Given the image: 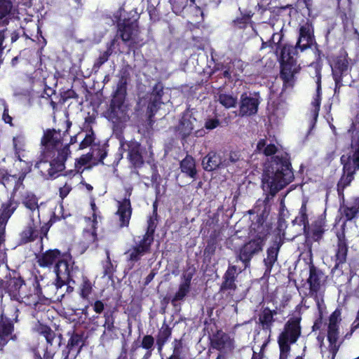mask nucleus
<instances>
[{
	"instance_id": "nucleus-24",
	"label": "nucleus",
	"mask_w": 359,
	"mask_h": 359,
	"mask_svg": "<svg viewBox=\"0 0 359 359\" xmlns=\"http://www.w3.org/2000/svg\"><path fill=\"white\" fill-rule=\"evenodd\" d=\"M130 193L128 196L125 197L122 201H118L116 215L119 217V226H128L132 215L133 208L130 200Z\"/></svg>"
},
{
	"instance_id": "nucleus-43",
	"label": "nucleus",
	"mask_w": 359,
	"mask_h": 359,
	"mask_svg": "<svg viewBox=\"0 0 359 359\" xmlns=\"http://www.w3.org/2000/svg\"><path fill=\"white\" fill-rule=\"evenodd\" d=\"M159 220V216L158 214H151L147 219V228L145 233L143 235L144 237L154 241V233L157 227V224Z\"/></svg>"
},
{
	"instance_id": "nucleus-49",
	"label": "nucleus",
	"mask_w": 359,
	"mask_h": 359,
	"mask_svg": "<svg viewBox=\"0 0 359 359\" xmlns=\"http://www.w3.org/2000/svg\"><path fill=\"white\" fill-rule=\"evenodd\" d=\"M95 135L92 126H90L89 128L86 130V134L83 140L79 144V149H83L88 147H92V145L96 144L95 142Z\"/></svg>"
},
{
	"instance_id": "nucleus-36",
	"label": "nucleus",
	"mask_w": 359,
	"mask_h": 359,
	"mask_svg": "<svg viewBox=\"0 0 359 359\" xmlns=\"http://www.w3.org/2000/svg\"><path fill=\"white\" fill-rule=\"evenodd\" d=\"M320 101H321V95L320 91H317L315 97H313V100L311 102V116L312 119L310 123V127L308 131L306 132V134L304 137V139L303 140V142H304L310 134L311 130L315 127L316 123L317 121V118L318 116V113L320 111Z\"/></svg>"
},
{
	"instance_id": "nucleus-11",
	"label": "nucleus",
	"mask_w": 359,
	"mask_h": 359,
	"mask_svg": "<svg viewBox=\"0 0 359 359\" xmlns=\"http://www.w3.org/2000/svg\"><path fill=\"white\" fill-rule=\"evenodd\" d=\"M127 91H114L107 111L109 118L114 122L126 120L127 105L125 104Z\"/></svg>"
},
{
	"instance_id": "nucleus-12",
	"label": "nucleus",
	"mask_w": 359,
	"mask_h": 359,
	"mask_svg": "<svg viewBox=\"0 0 359 359\" xmlns=\"http://www.w3.org/2000/svg\"><path fill=\"white\" fill-rule=\"evenodd\" d=\"M154 241L144 236L137 245H133L125 254L127 255V262L130 264V268L135 263L141 260L142 257L151 251V245Z\"/></svg>"
},
{
	"instance_id": "nucleus-47",
	"label": "nucleus",
	"mask_w": 359,
	"mask_h": 359,
	"mask_svg": "<svg viewBox=\"0 0 359 359\" xmlns=\"http://www.w3.org/2000/svg\"><path fill=\"white\" fill-rule=\"evenodd\" d=\"M118 78L116 90H127V85L130 81V74L129 71L126 69H122L118 74Z\"/></svg>"
},
{
	"instance_id": "nucleus-55",
	"label": "nucleus",
	"mask_w": 359,
	"mask_h": 359,
	"mask_svg": "<svg viewBox=\"0 0 359 359\" xmlns=\"http://www.w3.org/2000/svg\"><path fill=\"white\" fill-rule=\"evenodd\" d=\"M311 67L314 70V77L315 81L316 83V90H320L321 88V66L319 62L312 63L311 65Z\"/></svg>"
},
{
	"instance_id": "nucleus-57",
	"label": "nucleus",
	"mask_w": 359,
	"mask_h": 359,
	"mask_svg": "<svg viewBox=\"0 0 359 359\" xmlns=\"http://www.w3.org/2000/svg\"><path fill=\"white\" fill-rule=\"evenodd\" d=\"M155 339L152 335L147 334L142 337L141 347L144 349H154Z\"/></svg>"
},
{
	"instance_id": "nucleus-45",
	"label": "nucleus",
	"mask_w": 359,
	"mask_h": 359,
	"mask_svg": "<svg viewBox=\"0 0 359 359\" xmlns=\"http://www.w3.org/2000/svg\"><path fill=\"white\" fill-rule=\"evenodd\" d=\"M308 203V199L304 198L302 201V206L299 210V216L297 217L295 219L293 220V225L297 224L299 226H303L302 229L304 231H306V226L309 224L308 218L306 215V204Z\"/></svg>"
},
{
	"instance_id": "nucleus-20",
	"label": "nucleus",
	"mask_w": 359,
	"mask_h": 359,
	"mask_svg": "<svg viewBox=\"0 0 359 359\" xmlns=\"http://www.w3.org/2000/svg\"><path fill=\"white\" fill-rule=\"evenodd\" d=\"M24 81L29 85L31 90L34 88L41 90H53L57 86V79L55 75H48L43 79L27 76Z\"/></svg>"
},
{
	"instance_id": "nucleus-19",
	"label": "nucleus",
	"mask_w": 359,
	"mask_h": 359,
	"mask_svg": "<svg viewBox=\"0 0 359 359\" xmlns=\"http://www.w3.org/2000/svg\"><path fill=\"white\" fill-rule=\"evenodd\" d=\"M128 147V159L135 168H141L144 165V160L142 156L143 149L141 144L137 141H129Z\"/></svg>"
},
{
	"instance_id": "nucleus-56",
	"label": "nucleus",
	"mask_w": 359,
	"mask_h": 359,
	"mask_svg": "<svg viewBox=\"0 0 359 359\" xmlns=\"http://www.w3.org/2000/svg\"><path fill=\"white\" fill-rule=\"evenodd\" d=\"M109 55L105 52H101L99 57L95 60L93 69L95 72L98 71V69L106 62L108 61L109 58Z\"/></svg>"
},
{
	"instance_id": "nucleus-29",
	"label": "nucleus",
	"mask_w": 359,
	"mask_h": 359,
	"mask_svg": "<svg viewBox=\"0 0 359 359\" xmlns=\"http://www.w3.org/2000/svg\"><path fill=\"white\" fill-rule=\"evenodd\" d=\"M211 346L212 348L219 351L226 348L231 349L233 348V340L226 332L222 330H217L211 339Z\"/></svg>"
},
{
	"instance_id": "nucleus-17",
	"label": "nucleus",
	"mask_w": 359,
	"mask_h": 359,
	"mask_svg": "<svg viewBox=\"0 0 359 359\" xmlns=\"http://www.w3.org/2000/svg\"><path fill=\"white\" fill-rule=\"evenodd\" d=\"M104 330L102 334L100 339L102 341L109 342L118 338L116 334L117 327L115 326L114 311L108 310L104 313Z\"/></svg>"
},
{
	"instance_id": "nucleus-15",
	"label": "nucleus",
	"mask_w": 359,
	"mask_h": 359,
	"mask_svg": "<svg viewBox=\"0 0 359 359\" xmlns=\"http://www.w3.org/2000/svg\"><path fill=\"white\" fill-rule=\"evenodd\" d=\"M259 92H255L254 97L248 96L246 92L243 93L241 97L239 116H250L255 114L259 104Z\"/></svg>"
},
{
	"instance_id": "nucleus-2",
	"label": "nucleus",
	"mask_w": 359,
	"mask_h": 359,
	"mask_svg": "<svg viewBox=\"0 0 359 359\" xmlns=\"http://www.w3.org/2000/svg\"><path fill=\"white\" fill-rule=\"evenodd\" d=\"M292 164L289 154L276 155L264 164L261 187L264 192V203L267 205L290 182Z\"/></svg>"
},
{
	"instance_id": "nucleus-27",
	"label": "nucleus",
	"mask_w": 359,
	"mask_h": 359,
	"mask_svg": "<svg viewBox=\"0 0 359 359\" xmlns=\"http://www.w3.org/2000/svg\"><path fill=\"white\" fill-rule=\"evenodd\" d=\"M312 32L311 26L308 22L301 26L299 37L294 48L295 53H297L298 50L303 51L310 46L312 43Z\"/></svg>"
},
{
	"instance_id": "nucleus-50",
	"label": "nucleus",
	"mask_w": 359,
	"mask_h": 359,
	"mask_svg": "<svg viewBox=\"0 0 359 359\" xmlns=\"http://www.w3.org/2000/svg\"><path fill=\"white\" fill-rule=\"evenodd\" d=\"M217 241L215 235H210L207 241V245L204 249V256L211 259L215 255L217 249Z\"/></svg>"
},
{
	"instance_id": "nucleus-34",
	"label": "nucleus",
	"mask_w": 359,
	"mask_h": 359,
	"mask_svg": "<svg viewBox=\"0 0 359 359\" xmlns=\"http://www.w3.org/2000/svg\"><path fill=\"white\" fill-rule=\"evenodd\" d=\"M277 314L276 310H271L269 307H265L259 316V323L262 329L265 331H271L274 322L273 316Z\"/></svg>"
},
{
	"instance_id": "nucleus-18",
	"label": "nucleus",
	"mask_w": 359,
	"mask_h": 359,
	"mask_svg": "<svg viewBox=\"0 0 359 359\" xmlns=\"http://www.w3.org/2000/svg\"><path fill=\"white\" fill-rule=\"evenodd\" d=\"M202 165L205 171L212 172L227 168L228 162L216 151H210L203 158Z\"/></svg>"
},
{
	"instance_id": "nucleus-1",
	"label": "nucleus",
	"mask_w": 359,
	"mask_h": 359,
	"mask_svg": "<svg viewBox=\"0 0 359 359\" xmlns=\"http://www.w3.org/2000/svg\"><path fill=\"white\" fill-rule=\"evenodd\" d=\"M62 140L60 130L48 129L44 132L41 139L44 151L41 155L40 160L34 165L43 180L55 179L60 175V172L65 169V162L70 150L68 145L57 149Z\"/></svg>"
},
{
	"instance_id": "nucleus-59",
	"label": "nucleus",
	"mask_w": 359,
	"mask_h": 359,
	"mask_svg": "<svg viewBox=\"0 0 359 359\" xmlns=\"http://www.w3.org/2000/svg\"><path fill=\"white\" fill-rule=\"evenodd\" d=\"M241 158V154L240 151H231L229 154V158H224V161L228 162V166H229L231 163H237Z\"/></svg>"
},
{
	"instance_id": "nucleus-51",
	"label": "nucleus",
	"mask_w": 359,
	"mask_h": 359,
	"mask_svg": "<svg viewBox=\"0 0 359 359\" xmlns=\"http://www.w3.org/2000/svg\"><path fill=\"white\" fill-rule=\"evenodd\" d=\"M190 290V287L187 286V285L180 283L177 291L176 292V293L171 299L172 305L175 306L176 302L183 300L185 298V297L189 294Z\"/></svg>"
},
{
	"instance_id": "nucleus-63",
	"label": "nucleus",
	"mask_w": 359,
	"mask_h": 359,
	"mask_svg": "<svg viewBox=\"0 0 359 359\" xmlns=\"http://www.w3.org/2000/svg\"><path fill=\"white\" fill-rule=\"evenodd\" d=\"M299 319L293 318V344L297 341L298 337L300 334V327L299 326Z\"/></svg>"
},
{
	"instance_id": "nucleus-41",
	"label": "nucleus",
	"mask_w": 359,
	"mask_h": 359,
	"mask_svg": "<svg viewBox=\"0 0 359 359\" xmlns=\"http://www.w3.org/2000/svg\"><path fill=\"white\" fill-rule=\"evenodd\" d=\"M254 13L252 11H245V13L241 12V16L232 21L233 27L239 29H245L252 22L251 19Z\"/></svg>"
},
{
	"instance_id": "nucleus-39",
	"label": "nucleus",
	"mask_w": 359,
	"mask_h": 359,
	"mask_svg": "<svg viewBox=\"0 0 359 359\" xmlns=\"http://www.w3.org/2000/svg\"><path fill=\"white\" fill-rule=\"evenodd\" d=\"M81 276L82 282L79 286V296L81 299L88 300L89 299L90 295L92 294L93 290V284L90 281V280L83 274L82 271L81 270V273L77 276V278L79 276ZM76 278H75V280Z\"/></svg>"
},
{
	"instance_id": "nucleus-42",
	"label": "nucleus",
	"mask_w": 359,
	"mask_h": 359,
	"mask_svg": "<svg viewBox=\"0 0 359 359\" xmlns=\"http://www.w3.org/2000/svg\"><path fill=\"white\" fill-rule=\"evenodd\" d=\"M256 151L266 156H270L277 153L278 147L272 143L267 144L266 139H260L257 144Z\"/></svg>"
},
{
	"instance_id": "nucleus-48",
	"label": "nucleus",
	"mask_w": 359,
	"mask_h": 359,
	"mask_svg": "<svg viewBox=\"0 0 359 359\" xmlns=\"http://www.w3.org/2000/svg\"><path fill=\"white\" fill-rule=\"evenodd\" d=\"M344 213L348 220H351L359 215V198L353 200L351 206L344 209Z\"/></svg>"
},
{
	"instance_id": "nucleus-3",
	"label": "nucleus",
	"mask_w": 359,
	"mask_h": 359,
	"mask_svg": "<svg viewBox=\"0 0 359 359\" xmlns=\"http://www.w3.org/2000/svg\"><path fill=\"white\" fill-rule=\"evenodd\" d=\"M38 265L41 268L54 266L55 273V287L60 289L69 283L75 284V278L81 273V269L76 265L69 252H62L59 249H49L36 257Z\"/></svg>"
},
{
	"instance_id": "nucleus-16",
	"label": "nucleus",
	"mask_w": 359,
	"mask_h": 359,
	"mask_svg": "<svg viewBox=\"0 0 359 359\" xmlns=\"http://www.w3.org/2000/svg\"><path fill=\"white\" fill-rule=\"evenodd\" d=\"M338 315L337 312H334L330 317V323L327 330V339L330 342L329 348L334 358L340 346V343H338L339 331H338Z\"/></svg>"
},
{
	"instance_id": "nucleus-9",
	"label": "nucleus",
	"mask_w": 359,
	"mask_h": 359,
	"mask_svg": "<svg viewBox=\"0 0 359 359\" xmlns=\"http://www.w3.org/2000/svg\"><path fill=\"white\" fill-rule=\"evenodd\" d=\"M13 317L11 318L4 311L0 316V350L10 341H17L18 336L15 333V323L18 322L19 310L17 307L12 309Z\"/></svg>"
},
{
	"instance_id": "nucleus-26",
	"label": "nucleus",
	"mask_w": 359,
	"mask_h": 359,
	"mask_svg": "<svg viewBox=\"0 0 359 359\" xmlns=\"http://www.w3.org/2000/svg\"><path fill=\"white\" fill-rule=\"evenodd\" d=\"M196 122V118L189 108H187L182 114L178 125V130L184 137H188L194 128V123Z\"/></svg>"
},
{
	"instance_id": "nucleus-35",
	"label": "nucleus",
	"mask_w": 359,
	"mask_h": 359,
	"mask_svg": "<svg viewBox=\"0 0 359 359\" xmlns=\"http://www.w3.org/2000/svg\"><path fill=\"white\" fill-rule=\"evenodd\" d=\"M33 330L38 334L43 336L46 339L48 344L50 346L53 345V341L55 338V333L50 326L38 320L35 323Z\"/></svg>"
},
{
	"instance_id": "nucleus-14",
	"label": "nucleus",
	"mask_w": 359,
	"mask_h": 359,
	"mask_svg": "<svg viewBox=\"0 0 359 359\" xmlns=\"http://www.w3.org/2000/svg\"><path fill=\"white\" fill-rule=\"evenodd\" d=\"M278 343L280 348L279 359H287L292 344V318L286 322L284 330L278 337Z\"/></svg>"
},
{
	"instance_id": "nucleus-61",
	"label": "nucleus",
	"mask_w": 359,
	"mask_h": 359,
	"mask_svg": "<svg viewBox=\"0 0 359 359\" xmlns=\"http://www.w3.org/2000/svg\"><path fill=\"white\" fill-rule=\"evenodd\" d=\"M219 123V120L217 118H209L205 123V128L208 130H211L218 127Z\"/></svg>"
},
{
	"instance_id": "nucleus-31",
	"label": "nucleus",
	"mask_w": 359,
	"mask_h": 359,
	"mask_svg": "<svg viewBox=\"0 0 359 359\" xmlns=\"http://www.w3.org/2000/svg\"><path fill=\"white\" fill-rule=\"evenodd\" d=\"M93 218L91 226L89 229H84L82 233L83 242L86 248H88L90 245L97 243L98 241L97 234V215L95 213L93 214Z\"/></svg>"
},
{
	"instance_id": "nucleus-54",
	"label": "nucleus",
	"mask_w": 359,
	"mask_h": 359,
	"mask_svg": "<svg viewBox=\"0 0 359 359\" xmlns=\"http://www.w3.org/2000/svg\"><path fill=\"white\" fill-rule=\"evenodd\" d=\"M219 101L223 106L230 108L236 106L237 97L226 93H221L219 96Z\"/></svg>"
},
{
	"instance_id": "nucleus-21",
	"label": "nucleus",
	"mask_w": 359,
	"mask_h": 359,
	"mask_svg": "<svg viewBox=\"0 0 359 359\" xmlns=\"http://www.w3.org/2000/svg\"><path fill=\"white\" fill-rule=\"evenodd\" d=\"M241 272H238V268L235 265H229L226 271L223 275L222 282L219 287V292H225L226 291L235 292L237 289L236 280L237 276Z\"/></svg>"
},
{
	"instance_id": "nucleus-22",
	"label": "nucleus",
	"mask_w": 359,
	"mask_h": 359,
	"mask_svg": "<svg viewBox=\"0 0 359 359\" xmlns=\"http://www.w3.org/2000/svg\"><path fill=\"white\" fill-rule=\"evenodd\" d=\"M305 266L306 275L309 272V277L307 279L310 285V292L317 293L320 290L322 283L324 280V274L320 270H318L315 266L308 265L306 262H304Z\"/></svg>"
},
{
	"instance_id": "nucleus-28",
	"label": "nucleus",
	"mask_w": 359,
	"mask_h": 359,
	"mask_svg": "<svg viewBox=\"0 0 359 359\" xmlns=\"http://www.w3.org/2000/svg\"><path fill=\"white\" fill-rule=\"evenodd\" d=\"M20 203L12 194L9 199L3 203L0 208V224L6 225L14 212L17 210Z\"/></svg>"
},
{
	"instance_id": "nucleus-10",
	"label": "nucleus",
	"mask_w": 359,
	"mask_h": 359,
	"mask_svg": "<svg viewBox=\"0 0 359 359\" xmlns=\"http://www.w3.org/2000/svg\"><path fill=\"white\" fill-rule=\"evenodd\" d=\"M118 32L121 40L130 48H136L139 43V25L137 20L125 18L117 25Z\"/></svg>"
},
{
	"instance_id": "nucleus-8",
	"label": "nucleus",
	"mask_w": 359,
	"mask_h": 359,
	"mask_svg": "<svg viewBox=\"0 0 359 359\" xmlns=\"http://www.w3.org/2000/svg\"><path fill=\"white\" fill-rule=\"evenodd\" d=\"M266 240L265 236L257 235L239 248L236 258L237 261H241L243 263L244 270L250 268L253 257L263 250Z\"/></svg>"
},
{
	"instance_id": "nucleus-30",
	"label": "nucleus",
	"mask_w": 359,
	"mask_h": 359,
	"mask_svg": "<svg viewBox=\"0 0 359 359\" xmlns=\"http://www.w3.org/2000/svg\"><path fill=\"white\" fill-rule=\"evenodd\" d=\"M180 168L181 172L185 174L186 176L195 180L197 177V170L196 166V161L194 158L187 154L186 156L180 161Z\"/></svg>"
},
{
	"instance_id": "nucleus-32",
	"label": "nucleus",
	"mask_w": 359,
	"mask_h": 359,
	"mask_svg": "<svg viewBox=\"0 0 359 359\" xmlns=\"http://www.w3.org/2000/svg\"><path fill=\"white\" fill-rule=\"evenodd\" d=\"M171 335L172 328L167 323H163L156 337V346L159 353L163 351L164 346L171 337Z\"/></svg>"
},
{
	"instance_id": "nucleus-38",
	"label": "nucleus",
	"mask_w": 359,
	"mask_h": 359,
	"mask_svg": "<svg viewBox=\"0 0 359 359\" xmlns=\"http://www.w3.org/2000/svg\"><path fill=\"white\" fill-rule=\"evenodd\" d=\"M108 147L109 144L107 143L101 144L100 142L92 145V147L90 148L91 151L89 152L90 154H92V159L95 158L97 161V163L104 165L103 161L107 156Z\"/></svg>"
},
{
	"instance_id": "nucleus-64",
	"label": "nucleus",
	"mask_w": 359,
	"mask_h": 359,
	"mask_svg": "<svg viewBox=\"0 0 359 359\" xmlns=\"http://www.w3.org/2000/svg\"><path fill=\"white\" fill-rule=\"evenodd\" d=\"M117 43V39L116 38L112 39L107 43V49L104 52L107 53L109 56H111L115 49V46Z\"/></svg>"
},
{
	"instance_id": "nucleus-52",
	"label": "nucleus",
	"mask_w": 359,
	"mask_h": 359,
	"mask_svg": "<svg viewBox=\"0 0 359 359\" xmlns=\"http://www.w3.org/2000/svg\"><path fill=\"white\" fill-rule=\"evenodd\" d=\"M172 344V353L167 359H184L182 356L183 349L182 340L175 339Z\"/></svg>"
},
{
	"instance_id": "nucleus-53",
	"label": "nucleus",
	"mask_w": 359,
	"mask_h": 359,
	"mask_svg": "<svg viewBox=\"0 0 359 359\" xmlns=\"http://www.w3.org/2000/svg\"><path fill=\"white\" fill-rule=\"evenodd\" d=\"M59 93L60 97L57 102H55L52 99L50 100V104L53 107H55L57 103L64 104L69 98L77 97L76 91H59Z\"/></svg>"
},
{
	"instance_id": "nucleus-6",
	"label": "nucleus",
	"mask_w": 359,
	"mask_h": 359,
	"mask_svg": "<svg viewBox=\"0 0 359 359\" xmlns=\"http://www.w3.org/2000/svg\"><path fill=\"white\" fill-rule=\"evenodd\" d=\"M243 72V63L241 60H231L226 64L216 63L213 67L212 75H215L218 85L212 88L215 90H232L237 85L241 86L242 81L240 79V74Z\"/></svg>"
},
{
	"instance_id": "nucleus-58",
	"label": "nucleus",
	"mask_w": 359,
	"mask_h": 359,
	"mask_svg": "<svg viewBox=\"0 0 359 359\" xmlns=\"http://www.w3.org/2000/svg\"><path fill=\"white\" fill-rule=\"evenodd\" d=\"M114 272V266H113V264L111 263L109 253L107 252V261H106L105 264L104 265L103 273H104V276L110 277V276H113Z\"/></svg>"
},
{
	"instance_id": "nucleus-25",
	"label": "nucleus",
	"mask_w": 359,
	"mask_h": 359,
	"mask_svg": "<svg viewBox=\"0 0 359 359\" xmlns=\"http://www.w3.org/2000/svg\"><path fill=\"white\" fill-rule=\"evenodd\" d=\"M163 91H150L147 94L145 100H147L148 120L152 121V118L163 104L162 96Z\"/></svg>"
},
{
	"instance_id": "nucleus-7",
	"label": "nucleus",
	"mask_w": 359,
	"mask_h": 359,
	"mask_svg": "<svg viewBox=\"0 0 359 359\" xmlns=\"http://www.w3.org/2000/svg\"><path fill=\"white\" fill-rule=\"evenodd\" d=\"M343 165V175L338 182V191H343L354 178L355 172L359 170V143L352 154L343 155L341 157Z\"/></svg>"
},
{
	"instance_id": "nucleus-60",
	"label": "nucleus",
	"mask_w": 359,
	"mask_h": 359,
	"mask_svg": "<svg viewBox=\"0 0 359 359\" xmlns=\"http://www.w3.org/2000/svg\"><path fill=\"white\" fill-rule=\"evenodd\" d=\"M92 160V154L87 153L86 154L81 155L80 158L76 159L75 163H76L77 165L84 166L90 163Z\"/></svg>"
},
{
	"instance_id": "nucleus-13",
	"label": "nucleus",
	"mask_w": 359,
	"mask_h": 359,
	"mask_svg": "<svg viewBox=\"0 0 359 359\" xmlns=\"http://www.w3.org/2000/svg\"><path fill=\"white\" fill-rule=\"evenodd\" d=\"M331 68L335 81V88H340L344 86V85L341 83V77L344 74H346L349 69V62L346 53H341L338 56L335 57L331 63Z\"/></svg>"
},
{
	"instance_id": "nucleus-40",
	"label": "nucleus",
	"mask_w": 359,
	"mask_h": 359,
	"mask_svg": "<svg viewBox=\"0 0 359 359\" xmlns=\"http://www.w3.org/2000/svg\"><path fill=\"white\" fill-rule=\"evenodd\" d=\"M279 249L280 244L278 243H275L273 245L268 248L266 258L264 259L267 271H271L274 263L277 260Z\"/></svg>"
},
{
	"instance_id": "nucleus-4",
	"label": "nucleus",
	"mask_w": 359,
	"mask_h": 359,
	"mask_svg": "<svg viewBox=\"0 0 359 359\" xmlns=\"http://www.w3.org/2000/svg\"><path fill=\"white\" fill-rule=\"evenodd\" d=\"M283 37L281 34L273 33L268 41L262 40L261 49L269 47L275 50L280 63V78L283 81V88H287L292 86V45L282 43Z\"/></svg>"
},
{
	"instance_id": "nucleus-46",
	"label": "nucleus",
	"mask_w": 359,
	"mask_h": 359,
	"mask_svg": "<svg viewBox=\"0 0 359 359\" xmlns=\"http://www.w3.org/2000/svg\"><path fill=\"white\" fill-rule=\"evenodd\" d=\"M38 198L32 193L27 194L22 199V204L29 209L32 212L36 210H39Z\"/></svg>"
},
{
	"instance_id": "nucleus-5",
	"label": "nucleus",
	"mask_w": 359,
	"mask_h": 359,
	"mask_svg": "<svg viewBox=\"0 0 359 359\" xmlns=\"http://www.w3.org/2000/svg\"><path fill=\"white\" fill-rule=\"evenodd\" d=\"M5 292L8 294L11 299L22 302L24 298H29L32 294L37 296L41 300L46 298L43 294L39 279L36 275H32L27 281L21 276H13L5 282Z\"/></svg>"
},
{
	"instance_id": "nucleus-37",
	"label": "nucleus",
	"mask_w": 359,
	"mask_h": 359,
	"mask_svg": "<svg viewBox=\"0 0 359 359\" xmlns=\"http://www.w3.org/2000/svg\"><path fill=\"white\" fill-rule=\"evenodd\" d=\"M68 335L70 337L68 340L67 348L69 351L77 348V353H79L85 343L84 332H77L72 331V333L69 332Z\"/></svg>"
},
{
	"instance_id": "nucleus-44",
	"label": "nucleus",
	"mask_w": 359,
	"mask_h": 359,
	"mask_svg": "<svg viewBox=\"0 0 359 359\" xmlns=\"http://www.w3.org/2000/svg\"><path fill=\"white\" fill-rule=\"evenodd\" d=\"M338 248L336 254V264L335 267H338L340 264H343L346 262L347 255V245L344 240L341 239L340 236H338Z\"/></svg>"
},
{
	"instance_id": "nucleus-33",
	"label": "nucleus",
	"mask_w": 359,
	"mask_h": 359,
	"mask_svg": "<svg viewBox=\"0 0 359 359\" xmlns=\"http://www.w3.org/2000/svg\"><path fill=\"white\" fill-rule=\"evenodd\" d=\"M38 237L39 231L32 220L20 233V244H27L34 241Z\"/></svg>"
},
{
	"instance_id": "nucleus-62",
	"label": "nucleus",
	"mask_w": 359,
	"mask_h": 359,
	"mask_svg": "<svg viewBox=\"0 0 359 359\" xmlns=\"http://www.w3.org/2000/svg\"><path fill=\"white\" fill-rule=\"evenodd\" d=\"M72 188L70 184L65 183V185L59 189V196L63 201L70 193Z\"/></svg>"
},
{
	"instance_id": "nucleus-23",
	"label": "nucleus",
	"mask_w": 359,
	"mask_h": 359,
	"mask_svg": "<svg viewBox=\"0 0 359 359\" xmlns=\"http://www.w3.org/2000/svg\"><path fill=\"white\" fill-rule=\"evenodd\" d=\"M16 11L13 0H0V28H6L14 18Z\"/></svg>"
}]
</instances>
